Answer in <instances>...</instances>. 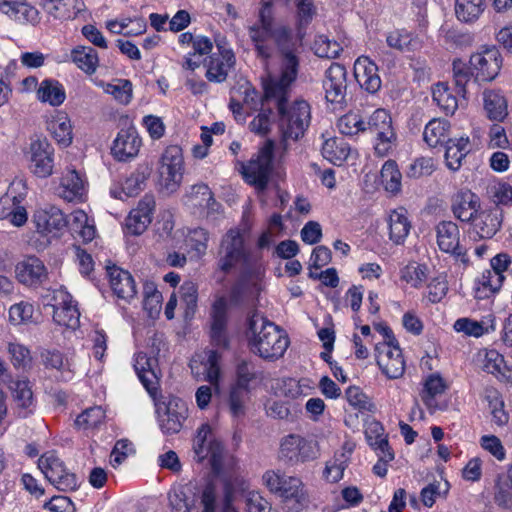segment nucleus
<instances>
[{
  "label": "nucleus",
  "mask_w": 512,
  "mask_h": 512,
  "mask_svg": "<svg viewBox=\"0 0 512 512\" xmlns=\"http://www.w3.org/2000/svg\"><path fill=\"white\" fill-rule=\"evenodd\" d=\"M181 303L185 305V316L193 315L198 300L197 286L192 281L184 282L179 290Z\"/></svg>",
  "instance_id": "60"
},
{
  "label": "nucleus",
  "mask_w": 512,
  "mask_h": 512,
  "mask_svg": "<svg viewBox=\"0 0 512 512\" xmlns=\"http://www.w3.org/2000/svg\"><path fill=\"white\" fill-rule=\"evenodd\" d=\"M0 12L22 25L36 26L41 21L39 10L26 2L0 0Z\"/></svg>",
  "instance_id": "26"
},
{
  "label": "nucleus",
  "mask_w": 512,
  "mask_h": 512,
  "mask_svg": "<svg viewBox=\"0 0 512 512\" xmlns=\"http://www.w3.org/2000/svg\"><path fill=\"white\" fill-rule=\"evenodd\" d=\"M247 32L258 57L270 59L274 46L280 56V73L271 74L263 81V100L273 101L278 108L288 102L298 75L300 37L293 35L289 25L276 22L272 1L260 3L257 20L248 26Z\"/></svg>",
  "instance_id": "1"
},
{
  "label": "nucleus",
  "mask_w": 512,
  "mask_h": 512,
  "mask_svg": "<svg viewBox=\"0 0 512 512\" xmlns=\"http://www.w3.org/2000/svg\"><path fill=\"white\" fill-rule=\"evenodd\" d=\"M72 62L83 72L92 75L99 66V57L95 49L89 46H77L71 51Z\"/></svg>",
  "instance_id": "44"
},
{
  "label": "nucleus",
  "mask_w": 512,
  "mask_h": 512,
  "mask_svg": "<svg viewBox=\"0 0 512 512\" xmlns=\"http://www.w3.org/2000/svg\"><path fill=\"white\" fill-rule=\"evenodd\" d=\"M107 274L110 287L119 299L129 302L136 296V283L128 271L114 265L107 267Z\"/></svg>",
  "instance_id": "27"
},
{
  "label": "nucleus",
  "mask_w": 512,
  "mask_h": 512,
  "mask_svg": "<svg viewBox=\"0 0 512 512\" xmlns=\"http://www.w3.org/2000/svg\"><path fill=\"white\" fill-rule=\"evenodd\" d=\"M217 52L206 63V78L210 82L221 83L226 80L229 71L236 62L235 54L225 36L215 38Z\"/></svg>",
  "instance_id": "10"
},
{
  "label": "nucleus",
  "mask_w": 512,
  "mask_h": 512,
  "mask_svg": "<svg viewBox=\"0 0 512 512\" xmlns=\"http://www.w3.org/2000/svg\"><path fill=\"white\" fill-rule=\"evenodd\" d=\"M427 276V267L417 263H410L400 271L401 280L414 288L421 287L427 280Z\"/></svg>",
  "instance_id": "56"
},
{
  "label": "nucleus",
  "mask_w": 512,
  "mask_h": 512,
  "mask_svg": "<svg viewBox=\"0 0 512 512\" xmlns=\"http://www.w3.org/2000/svg\"><path fill=\"white\" fill-rule=\"evenodd\" d=\"M155 209L153 195L146 194L136 208L132 209L125 220V228L129 234L141 235L152 221Z\"/></svg>",
  "instance_id": "21"
},
{
  "label": "nucleus",
  "mask_w": 512,
  "mask_h": 512,
  "mask_svg": "<svg viewBox=\"0 0 512 512\" xmlns=\"http://www.w3.org/2000/svg\"><path fill=\"white\" fill-rule=\"evenodd\" d=\"M188 198L192 205L207 208L208 210L214 211L216 210L215 206H218L210 188L204 183L192 186Z\"/></svg>",
  "instance_id": "53"
},
{
  "label": "nucleus",
  "mask_w": 512,
  "mask_h": 512,
  "mask_svg": "<svg viewBox=\"0 0 512 512\" xmlns=\"http://www.w3.org/2000/svg\"><path fill=\"white\" fill-rule=\"evenodd\" d=\"M220 355L215 350L197 353L190 361L193 376L198 381L209 382L216 391L219 390Z\"/></svg>",
  "instance_id": "16"
},
{
  "label": "nucleus",
  "mask_w": 512,
  "mask_h": 512,
  "mask_svg": "<svg viewBox=\"0 0 512 512\" xmlns=\"http://www.w3.org/2000/svg\"><path fill=\"white\" fill-rule=\"evenodd\" d=\"M210 336L214 345L226 347V322H227V301L224 297L215 300L211 310Z\"/></svg>",
  "instance_id": "29"
},
{
  "label": "nucleus",
  "mask_w": 512,
  "mask_h": 512,
  "mask_svg": "<svg viewBox=\"0 0 512 512\" xmlns=\"http://www.w3.org/2000/svg\"><path fill=\"white\" fill-rule=\"evenodd\" d=\"M432 98L446 115H453L458 108L457 96L446 83H437L432 88Z\"/></svg>",
  "instance_id": "46"
},
{
  "label": "nucleus",
  "mask_w": 512,
  "mask_h": 512,
  "mask_svg": "<svg viewBox=\"0 0 512 512\" xmlns=\"http://www.w3.org/2000/svg\"><path fill=\"white\" fill-rule=\"evenodd\" d=\"M30 169L38 177H48L53 170V148L43 138L33 139L30 143Z\"/></svg>",
  "instance_id": "19"
},
{
  "label": "nucleus",
  "mask_w": 512,
  "mask_h": 512,
  "mask_svg": "<svg viewBox=\"0 0 512 512\" xmlns=\"http://www.w3.org/2000/svg\"><path fill=\"white\" fill-rule=\"evenodd\" d=\"M376 362L389 379L400 378L405 371V361L398 343H379L375 347Z\"/></svg>",
  "instance_id": "17"
},
{
  "label": "nucleus",
  "mask_w": 512,
  "mask_h": 512,
  "mask_svg": "<svg viewBox=\"0 0 512 512\" xmlns=\"http://www.w3.org/2000/svg\"><path fill=\"white\" fill-rule=\"evenodd\" d=\"M149 175L150 169L147 166L136 169L125 179L123 183L124 195L131 197L138 194L142 189H144Z\"/></svg>",
  "instance_id": "54"
},
{
  "label": "nucleus",
  "mask_w": 512,
  "mask_h": 512,
  "mask_svg": "<svg viewBox=\"0 0 512 512\" xmlns=\"http://www.w3.org/2000/svg\"><path fill=\"white\" fill-rule=\"evenodd\" d=\"M447 389L445 380L437 373L429 375L423 383L420 397L430 412L441 410L444 405L438 399Z\"/></svg>",
  "instance_id": "33"
},
{
  "label": "nucleus",
  "mask_w": 512,
  "mask_h": 512,
  "mask_svg": "<svg viewBox=\"0 0 512 512\" xmlns=\"http://www.w3.org/2000/svg\"><path fill=\"white\" fill-rule=\"evenodd\" d=\"M319 456L316 441L299 434H289L281 439L278 457L290 466L313 461Z\"/></svg>",
  "instance_id": "7"
},
{
  "label": "nucleus",
  "mask_w": 512,
  "mask_h": 512,
  "mask_svg": "<svg viewBox=\"0 0 512 512\" xmlns=\"http://www.w3.org/2000/svg\"><path fill=\"white\" fill-rule=\"evenodd\" d=\"M38 467L46 479L60 491H73L78 487L76 475L70 472L64 462L54 453L47 452L38 460Z\"/></svg>",
  "instance_id": "9"
},
{
  "label": "nucleus",
  "mask_w": 512,
  "mask_h": 512,
  "mask_svg": "<svg viewBox=\"0 0 512 512\" xmlns=\"http://www.w3.org/2000/svg\"><path fill=\"white\" fill-rule=\"evenodd\" d=\"M381 181L387 192L397 194L401 190L402 174L398 169L397 163L393 160H387L381 169Z\"/></svg>",
  "instance_id": "49"
},
{
  "label": "nucleus",
  "mask_w": 512,
  "mask_h": 512,
  "mask_svg": "<svg viewBox=\"0 0 512 512\" xmlns=\"http://www.w3.org/2000/svg\"><path fill=\"white\" fill-rule=\"evenodd\" d=\"M168 499L172 512H214L216 490L212 484H208L199 496L197 486L189 482L172 487Z\"/></svg>",
  "instance_id": "5"
},
{
  "label": "nucleus",
  "mask_w": 512,
  "mask_h": 512,
  "mask_svg": "<svg viewBox=\"0 0 512 512\" xmlns=\"http://www.w3.org/2000/svg\"><path fill=\"white\" fill-rule=\"evenodd\" d=\"M273 152L274 142L267 140L256 158H252L247 165L243 166V176L248 183L259 189L267 186L272 171Z\"/></svg>",
  "instance_id": "11"
},
{
  "label": "nucleus",
  "mask_w": 512,
  "mask_h": 512,
  "mask_svg": "<svg viewBox=\"0 0 512 512\" xmlns=\"http://www.w3.org/2000/svg\"><path fill=\"white\" fill-rule=\"evenodd\" d=\"M49 296L47 305L53 308V320L58 325L76 329L80 322V312L71 294L61 287L53 290Z\"/></svg>",
  "instance_id": "13"
},
{
  "label": "nucleus",
  "mask_w": 512,
  "mask_h": 512,
  "mask_svg": "<svg viewBox=\"0 0 512 512\" xmlns=\"http://www.w3.org/2000/svg\"><path fill=\"white\" fill-rule=\"evenodd\" d=\"M437 245L442 252L452 254L456 257L466 255L460 245V231L458 225L453 221H441L436 228Z\"/></svg>",
  "instance_id": "25"
},
{
  "label": "nucleus",
  "mask_w": 512,
  "mask_h": 512,
  "mask_svg": "<svg viewBox=\"0 0 512 512\" xmlns=\"http://www.w3.org/2000/svg\"><path fill=\"white\" fill-rule=\"evenodd\" d=\"M37 99L52 106L61 105L66 98L63 85L54 79L43 80L36 91Z\"/></svg>",
  "instance_id": "42"
},
{
  "label": "nucleus",
  "mask_w": 512,
  "mask_h": 512,
  "mask_svg": "<svg viewBox=\"0 0 512 512\" xmlns=\"http://www.w3.org/2000/svg\"><path fill=\"white\" fill-rule=\"evenodd\" d=\"M7 349L11 362L15 368L22 370L31 368L32 357L30 350L26 346L17 342H11L8 344Z\"/></svg>",
  "instance_id": "58"
},
{
  "label": "nucleus",
  "mask_w": 512,
  "mask_h": 512,
  "mask_svg": "<svg viewBox=\"0 0 512 512\" xmlns=\"http://www.w3.org/2000/svg\"><path fill=\"white\" fill-rule=\"evenodd\" d=\"M450 128V123L447 120L434 118L426 124L423 139L429 147L443 146L450 139Z\"/></svg>",
  "instance_id": "38"
},
{
  "label": "nucleus",
  "mask_w": 512,
  "mask_h": 512,
  "mask_svg": "<svg viewBox=\"0 0 512 512\" xmlns=\"http://www.w3.org/2000/svg\"><path fill=\"white\" fill-rule=\"evenodd\" d=\"M33 220L37 231L45 236H56L67 225L63 212L52 205L36 210Z\"/></svg>",
  "instance_id": "22"
},
{
  "label": "nucleus",
  "mask_w": 512,
  "mask_h": 512,
  "mask_svg": "<svg viewBox=\"0 0 512 512\" xmlns=\"http://www.w3.org/2000/svg\"><path fill=\"white\" fill-rule=\"evenodd\" d=\"M248 326V343L253 353L269 361L284 355L290 341L282 329L258 312L249 317Z\"/></svg>",
  "instance_id": "3"
},
{
  "label": "nucleus",
  "mask_w": 512,
  "mask_h": 512,
  "mask_svg": "<svg viewBox=\"0 0 512 512\" xmlns=\"http://www.w3.org/2000/svg\"><path fill=\"white\" fill-rule=\"evenodd\" d=\"M354 76L362 89L374 94L381 88L382 81L378 66L367 56H360L354 63Z\"/></svg>",
  "instance_id": "24"
},
{
  "label": "nucleus",
  "mask_w": 512,
  "mask_h": 512,
  "mask_svg": "<svg viewBox=\"0 0 512 512\" xmlns=\"http://www.w3.org/2000/svg\"><path fill=\"white\" fill-rule=\"evenodd\" d=\"M0 219H7L16 227L26 223L27 212L16 196L6 194L0 198Z\"/></svg>",
  "instance_id": "40"
},
{
  "label": "nucleus",
  "mask_w": 512,
  "mask_h": 512,
  "mask_svg": "<svg viewBox=\"0 0 512 512\" xmlns=\"http://www.w3.org/2000/svg\"><path fill=\"white\" fill-rule=\"evenodd\" d=\"M209 240L208 232L203 228H195L189 231L186 243L195 251L197 256H202L207 250V243Z\"/></svg>",
  "instance_id": "62"
},
{
  "label": "nucleus",
  "mask_w": 512,
  "mask_h": 512,
  "mask_svg": "<svg viewBox=\"0 0 512 512\" xmlns=\"http://www.w3.org/2000/svg\"><path fill=\"white\" fill-rule=\"evenodd\" d=\"M366 131L375 136V154L379 157L387 156L396 142L389 113L385 109L375 110L366 122Z\"/></svg>",
  "instance_id": "8"
},
{
  "label": "nucleus",
  "mask_w": 512,
  "mask_h": 512,
  "mask_svg": "<svg viewBox=\"0 0 512 512\" xmlns=\"http://www.w3.org/2000/svg\"><path fill=\"white\" fill-rule=\"evenodd\" d=\"M211 433V429L209 425L203 424L197 430V435L193 440V452L194 458L197 459L198 462L203 461L207 458L206 449L208 447V436Z\"/></svg>",
  "instance_id": "64"
},
{
  "label": "nucleus",
  "mask_w": 512,
  "mask_h": 512,
  "mask_svg": "<svg viewBox=\"0 0 512 512\" xmlns=\"http://www.w3.org/2000/svg\"><path fill=\"white\" fill-rule=\"evenodd\" d=\"M48 277L44 263L36 256H28L15 265V278L27 287H36Z\"/></svg>",
  "instance_id": "20"
},
{
  "label": "nucleus",
  "mask_w": 512,
  "mask_h": 512,
  "mask_svg": "<svg viewBox=\"0 0 512 512\" xmlns=\"http://www.w3.org/2000/svg\"><path fill=\"white\" fill-rule=\"evenodd\" d=\"M13 400L21 417H27L35 407L33 392L28 380L18 379L11 381L9 385Z\"/></svg>",
  "instance_id": "34"
},
{
  "label": "nucleus",
  "mask_w": 512,
  "mask_h": 512,
  "mask_svg": "<svg viewBox=\"0 0 512 512\" xmlns=\"http://www.w3.org/2000/svg\"><path fill=\"white\" fill-rule=\"evenodd\" d=\"M183 156L181 148L177 145L167 147L161 158L158 168L160 184L168 191L173 192L182 180Z\"/></svg>",
  "instance_id": "14"
},
{
  "label": "nucleus",
  "mask_w": 512,
  "mask_h": 512,
  "mask_svg": "<svg viewBox=\"0 0 512 512\" xmlns=\"http://www.w3.org/2000/svg\"><path fill=\"white\" fill-rule=\"evenodd\" d=\"M47 129L60 145L67 147L72 143V124L65 112L59 111L53 115L47 122Z\"/></svg>",
  "instance_id": "37"
},
{
  "label": "nucleus",
  "mask_w": 512,
  "mask_h": 512,
  "mask_svg": "<svg viewBox=\"0 0 512 512\" xmlns=\"http://www.w3.org/2000/svg\"><path fill=\"white\" fill-rule=\"evenodd\" d=\"M505 279V276H499L496 272L485 270L475 283V297L483 300L496 294Z\"/></svg>",
  "instance_id": "43"
},
{
  "label": "nucleus",
  "mask_w": 512,
  "mask_h": 512,
  "mask_svg": "<svg viewBox=\"0 0 512 512\" xmlns=\"http://www.w3.org/2000/svg\"><path fill=\"white\" fill-rule=\"evenodd\" d=\"M411 223L404 208L393 210L389 215V237L395 244H401L408 236Z\"/></svg>",
  "instance_id": "41"
},
{
  "label": "nucleus",
  "mask_w": 512,
  "mask_h": 512,
  "mask_svg": "<svg viewBox=\"0 0 512 512\" xmlns=\"http://www.w3.org/2000/svg\"><path fill=\"white\" fill-rule=\"evenodd\" d=\"M321 152L334 165H341L350 154V146L343 138H329L324 141Z\"/></svg>",
  "instance_id": "45"
},
{
  "label": "nucleus",
  "mask_w": 512,
  "mask_h": 512,
  "mask_svg": "<svg viewBox=\"0 0 512 512\" xmlns=\"http://www.w3.org/2000/svg\"><path fill=\"white\" fill-rule=\"evenodd\" d=\"M486 8V0H456L455 13L462 22H473Z\"/></svg>",
  "instance_id": "47"
},
{
  "label": "nucleus",
  "mask_w": 512,
  "mask_h": 512,
  "mask_svg": "<svg viewBox=\"0 0 512 512\" xmlns=\"http://www.w3.org/2000/svg\"><path fill=\"white\" fill-rule=\"evenodd\" d=\"M250 388L232 385L229 392V411L235 418L242 417L246 411V403L249 400Z\"/></svg>",
  "instance_id": "50"
},
{
  "label": "nucleus",
  "mask_w": 512,
  "mask_h": 512,
  "mask_svg": "<svg viewBox=\"0 0 512 512\" xmlns=\"http://www.w3.org/2000/svg\"><path fill=\"white\" fill-rule=\"evenodd\" d=\"M483 104L487 117L490 120L501 122L508 115L507 100L500 90H484Z\"/></svg>",
  "instance_id": "35"
},
{
  "label": "nucleus",
  "mask_w": 512,
  "mask_h": 512,
  "mask_svg": "<svg viewBox=\"0 0 512 512\" xmlns=\"http://www.w3.org/2000/svg\"><path fill=\"white\" fill-rule=\"evenodd\" d=\"M141 139L134 129L121 130L113 142L112 154L119 161H126L137 156Z\"/></svg>",
  "instance_id": "30"
},
{
  "label": "nucleus",
  "mask_w": 512,
  "mask_h": 512,
  "mask_svg": "<svg viewBox=\"0 0 512 512\" xmlns=\"http://www.w3.org/2000/svg\"><path fill=\"white\" fill-rule=\"evenodd\" d=\"M349 456L345 452L336 453L334 457L326 463L324 477L331 483H336L343 478L344 471L348 467Z\"/></svg>",
  "instance_id": "52"
},
{
  "label": "nucleus",
  "mask_w": 512,
  "mask_h": 512,
  "mask_svg": "<svg viewBox=\"0 0 512 512\" xmlns=\"http://www.w3.org/2000/svg\"><path fill=\"white\" fill-rule=\"evenodd\" d=\"M57 194L68 202L82 201L86 194V181L76 170H68L61 178Z\"/></svg>",
  "instance_id": "28"
},
{
  "label": "nucleus",
  "mask_w": 512,
  "mask_h": 512,
  "mask_svg": "<svg viewBox=\"0 0 512 512\" xmlns=\"http://www.w3.org/2000/svg\"><path fill=\"white\" fill-rule=\"evenodd\" d=\"M386 42L390 48L401 52L415 50L419 45L418 40L406 30L391 31L386 37Z\"/></svg>",
  "instance_id": "51"
},
{
  "label": "nucleus",
  "mask_w": 512,
  "mask_h": 512,
  "mask_svg": "<svg viewBox=\"0 0 512 512\" xmlns=\"http://www.w3.org/2000/svg\"><path fill=\"white\" fill-rule=\"evenodd\" d=\"M444 145L446 165L450 170L457 171L461 167L462 160L470 152L469 138H451Z\"/></svg>",
  "instance_id": "39"
},
{
  "label": "nucleus",
  "mask_w": 512,
  "mask_h": 512,
  "mask_svg": "<svg viewBox=\"0 0 512 512\" xmlns=\"http://www.w3.org/2000/svg\"><path fill=\"white\" fill-rule=\"evenodd\" d=\"M471 75L476 82L494 80L500 72L502 57L495 46L482 47L470 57Z\"/></svg>",
  "instance_id": "12"
},
{
  "label": "nucleus",
  "mask_w": 512,
  "mask_h": 512,
  "mask_svg": "<svg viewBox=\"0 0 512 512\" xmlns=\"http://www.w3.org/2000/svg\"><path fill=\"white\" fill-rule=\"evenodd\" d=\"M337 127L343 135L353 136L365 132L366 122L356 112H349L339 118Z\"/></svg>",
  "instance_id": "55"
},
{
  "label": "nucleus",
  "mask_w": 512,
  "mask_h": 512,
  "mask_svg": "<svg viewBox=\"0 0 512 512\" xmlns=\"http://www.w3.org/2000/svg\"><path fill=\"white\" fill-rule=\"evenodd\" d=\"M314 51L321 58H336L342 51V47L336 41L329 40L326 36H319L314 42Z\"/></svg>",
  "instance_id": "61"
},
{
  "label": "nucleus",
  "mask_w": 512,
  "mask_h": 512,
  "mask_svg": "<svg viewBox=\"0 0 512 512\" xmlns=\"http://www.w3.org/2000/svg\"><path fill=\"white\" fill-rule=\"evenodd\" d=\"M323 88L328 102L333 104L343 103L347 90L346 68L339 63H332L325 72Z\"/></svg>",
  "instance_id": "18"
},
{
  "label": "nucleus",
  "mask_w": 512,
  "mask_h": 512,
  "mask_svg": "<svg viewBox=\"0 0 512 512\" xmlns=\"http://www.w3.org/2000/svg\"><path fill=\"white\" fill-rule=\"evenodd\" d=\"M478 197L470 190H460L452 198L453 215L461 222H470L478 213Z\"/></svg>",
  "instance_id": "32"
},
{
  "label": "nucleus",
  "mask_w": 512,
  "mask_h": 512,
  "mask_svg": "<svg viewBox=\"0 0 512 512\" xmlns=\"http://www.w3.org/2000/svg\"><path fill=\"white\" fill-rule=\"evenodd\" d=\"M105 412L100 406L90 407L83 411L75 420L80 429H94L103 423Z\"/></svg>",
  "instance_id": "57"
},
{
  "label": "nucleus",
  "mask_w": 512,
  "mask_h": 512,
  "mask_svg": "<svg viewBox=\"0 0 512 512\" xmlns=\"http://www.w3.org/2000/svg\"><path fill=\"white\" fill-rule=\"evenodd\" d=\"M40 5L49 18L61 22L74 20L86 10L83 0H42Z\"/></svg>",
  "instance_id": "23"
},
{
  "label": "nucleus",
  "mask_w": 512,
  "mask_h": 512,
  "mask_svg": "<svg viewBox=\"0 0 512 512\" xmlns=\"http://www.w3.org/2000/svg\"><path fill=\"white\" fill-rule=\"evenodd\" d=\"M104 90L124 105L130 103L132 99V83L127 79H117L114 83H108Z\"/></svg>",
  "instance_id": "59"
},
{
  "label": "nucleus",
  "mask_w": 512,
  "mask_h": 512,
  "mask_svg": "<svg viewBox=\"0 0 512 512\" xmlns=\"http://www.w3.org/2000/svg\"><path fill=\"white\" fill-rule=\"evenodd\" d=\"M482 369L502 382H512V369L506 365L504 357L495 349L485 351Z\"/></svg>",
  "instance_id": "36"
},
{
  "label": "nucleus",
  "mask_w": 512,
  "mask_h": 512,
  "mask_svg": "<svg viewBox=\"0 0 512 512\" xmlns=\"http://www.w3.org/2000/svg\"><path fill=\"white\" fill-rule=\"evenodd\" d=\"M263 482L272 493L286 499L301 502L305 498L304 484L299 477L287 476L281 470H268L262 476Z\"/></svg>",
  "instance_id": "15"
},
{
  "label": "nucleus",
  "mask_w": 512,
  "mask_h": 512,
  "mask_svg": "<svg viewBox=\"0 0 512 512\" xmlns=\"http://www.w3.org/2000/svg\"><path fill=\"white\" fill-rule=\"evenodd\" d=\"M133 366L139 380L155 401L161 431L165 434L180 432L188 418V406L184 400L174 395L156 399L160 380L157 358L148 357L145 353L139 352L135 354Z\"/></svg>",
  "instance_id": "2"
},
{
  "label": "nucleus",
  "mask_w": 512,
  "mask_h": 512,
  "mask_svg": "<svg viewBox=\"0 0 512 512\" xmlns=\"http://www.w3.org/2000/svg\"><path fill=\"white\" fill-rule=\"evenodd\" d=\"M219 254L218 265L225 273L237 266L248 268L253 264L252 256L244 245L243 235L237 229H230L223 236Z\"/></svg>",
  "instance_id": "6"
},
{
  "label": "nucleus",
  "mask_w": 512,
  "mask_h": 512,
  "mask_svg": "<svg viewBox=\"0 0 512 512\" xmlns=\"http://www.w3.org/2000/svg\"><path fill=\"white\" fill-rule=\"evenodd\" d=\"M296 5V24L297 33L293 35L300 37V47L302 46V30L307 27L316 15V6L314 0H295Z\"/></svg>",
  "instance_id": "48"
},
{
  "label": "nucleus",
  "mask_w": 512,
  "mask_h": 512,
  "mask_svg": "<svg viewBox=\"0 0 512 512\" xmlns=\"http://www.w3.org/2000/svg\"><path fill=\"white\" fill-rule=\"evenodd\" d=\"M472 221L477 235L482 239H490L501 227L502 213L499 208L493 207L478 212Z\"/></svg>",
  "instance_id": "31"
},
{
  "label": "nucleus",
  "mask_w": 512,
  "mask_h": 512,
  "mask_svg": "<svg viewBox=\"0 0 512 512\" xmlns=\"http://www.w3.org/2000/svg\"><path fill=\"white\" fill-rule=\"evenodd\" d=\"M278 126L281 134L279 157L283 158L289 149V142L301 139L311 123V105L303 98L285 103L277 108Z\"/></svg>",
  "instance_id": "4"
},
{
  "label": "nucleus",
  "mask_w": 512,
  "mask_h": 512,
  "mask_svg": "<svg viewBox=\"0 0 512 512\" xmlns=\"http://www.w3.org/2000/svg\"><path fill=\"white\" fill-rule=\"evenodd\" d=\"M34 307L28 302L14 304L9 309V320L14 325L28 323L32 320Z\"/></svg>",
  "instance_id": "63"
}]
</instances>
